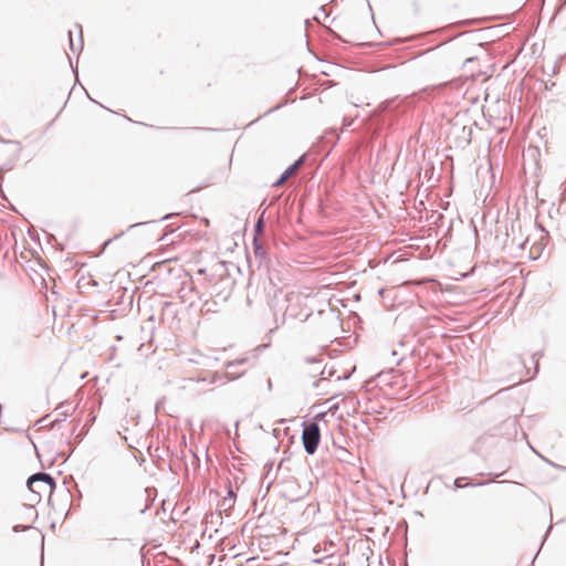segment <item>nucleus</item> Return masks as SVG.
<instances>
[{"mask_svg": "<svg viewBox=\"0 0 566 566\" xmlns=\"http://www.w3.org/2000/svg\"><path fill=\"white\" fill-rule=\"evenodd\" d=\"M512 244H516L521 249L524 248L525 242L524 241H517L515 238H512Z\"/></svg>", "mask_w": 566, "mask_h": 566, "instance_id": "14", "label": "nucleus"}, {"mask_svg": "<svg viewBox=\"0 0 566 566\" xmlns=\"http://www.w3.org/2000/svg\"><path fill=\"white\" fill-rule=\"evenodd\" d=\"M61 418H63V420L67 417V413L66 412H63V413H60Z\"/></svg>", "mask_w": 566, "mask_h": 566, "instance_id": "20", "label": "nucleus"}, {"mask_svg": "<svg viewBox=\"0 0 566 566\" xmlns=\"http://www.w3.org/2000/svg\"><path fill=\"white\" fill-rule=\"evenodd\" d=\"M263 230H264V220H263V218L261 217V218L256 221V223H255V226H254V231H255V233H262V232H263Z\"/></svg>", "mask_w": 566, "mask_h": 566, "instance_id": "8", "label": "nucleus"}, {"mask_svg": "<svg viewBox=\"0 0 566 566\" xmlns=\"http://www.w3.org/2000/svg\"><path fill=\"white\" fill-rule=\"evenodd\" d=\"M253 243H254L255 255L263 256L265 254L263 247L258 243L256 239L253 240Z\"/></svg>", "mask_w": 566, "mask_h": 566, "instance_id": "6", "label": "nucleus"}, {"mask_svg": "<svg viewBox=\"0 0 566 566\" xmlns=\"http://www.w3.org/2000/svg\"><path fill=\"white\" fill-rule=\"evenodd\" d=\"M325 413L319 412L315 420L324 419ZM321 441V429L317 421L304 422L302 431V442L307 454H314Z\"/></svg>", "mask_w": 566, "mask_h": 566, "instance_id": "1", "label": "nucleus"}, {"mask_svg": "<svg viewBox=\"0 0 566 566\" xmlns=\"http://www.w3.org/2000/svg\"><path fill=\"white\" fill-rule=\"evenodd\" d=\"M29 527H30V526L15 525V526L13 527V531H14L15 533H18V532L25 531V530H28Z\"/></svg>", "mask_w": 566, "mask_h": 566, "instance_id": "13", "label": "nucleus"}, {"mask_svg": "<svg viewBox=\"0 0 566 566\" xmlns=\"http://www.w3.org/2000/svg\"><path fill=\"white\" fill-rule=\"evenodd\" d=\"M0 143H13L12 140H6L3 138H0Z\"/></svg>", "mask_w": 566, "mask_h": 566, "instance_id": "18", "label": "nucleus"}, {"mask_svg": "<svg viewBox=\"0 0 566 566\" xmlns=\"http://www.w3.org/2000/svg\"><path fill=\"white\" fill-rule=\"evenodd\" d=\"M319 10L325 13V7H321Z\"/></svg>", "mask_w": 566, "mask_h": 566, "instance_id": "22", "label": "nucleus"}, {"mask_svg": "<svg viewBox=\"0 0 566 566\" xmlns=\"http://www.w3.org/2000/svg\"><path fill=\"white\" fill-rule=\"evenodd\" d=\"M247 361L248 360L245 358L239 359V360H234V361H230V363L227 364V368L230 369V368L235 367L237 365L245 364Z\"/></svg>", "mask_w": 566, "mask_h": 566, "instance_id": "9", "label": "nucleus"}, {"mask_svg": "<svg viewBox=\"0 0 566 566\" xmlns=\"http://www.w3.org/2000/svg\"><path fill=\"white\" fill-rule=\"evenodd\" d=\"M304 163V156H301L297 160H295L291 166L293 168H295V170L297 171L300 169V167L303 165Z\"/></svg>", "mask_w": 566, "mask_h": 566, "instance_id": "10", "label": "nucleus"}, {"mask_svg": "<svg viewBox=\"0 0 566 566\" xmlns=\"http://www.w3.org/2000/svg\"><path fill=\"white\" fill-rule=\"evenodd\" d=\"M281 107V104H277L275 107L271 108L268 111V113H271L273 112L274 109H279Z\"/></svg>", "mask_w": 566, "mask_h": 566, "instance_id": "16", "label": "nucleus"}, {"mask_svg": "<svg viewBox=\"0 0 566 566\" xmlns=\"http://www.w3.org/2000/svg\"><path fill=\"white\" fill-rule=\"evenodd\" d=\"M306 363L308 364H312V365H315L316 367L314 368V370H319L321 369V365H322V361L315 357H308L305 359Z\"/></svg>", "mask_w": 566, "mask_h": 566, "instance_id": "7", "label": "nucleus"}, {"mask_svg": "<svg viewBox=\"0 0 566 566\" xmlns=\"http://www.w3.org/2000/svg\"><path fill=\"white\" fill-rule=\"evenodd\" d=\"M61 418H63V420L67 417V413L66 412H63V413H60Z\"/></svg>", "mask_w": 566, "mask_h": 566, "instance_id": "19", "label": "nucleus"}, {"mask_svg": "<svg viewBox=\"0 0 566 566\" xmlns=\"http://www.w3.org/2000/svg\"><path fill=\"white\" fill-rule=\"evenodd\" d=\"M28 489L38 495H41L46 490L52 492L56 488L53 476L45 472H38L32 474L27 482Z\"/></svg>", "mask_w": 566, "mask_h": 566, "instance_id": "2", "label": "nucleus"}, {"mask_svg": "<svg viewBox=\"0 0 566 566\" xmlns=\"http://www.w3.org/2000/svg\"><path fill=\"white\" fill-rule=\"evenodd\" d=\"M333 557H334V554H333V553H327V555H325V556H323V557L313 558V562H314V563L319 564V563H323V562H324V559H326V558H333Z\"/></svg>", "mask_w": 566, "mask_h": 566, "instance_id": "11", "label": "nucleus"}, {"mask_svg": "<svg viewBox=\"0 0 566 566\" xmlns=\"http://www.w3.org/2000/svg\"><path fill=\"white\" fill-rule=\"evenodd\" d=\"M147 222H137V223H134V224H130L128 229H133L135 227H139V226H143V224H146Z\"/></svg>", "mask_w": 566, "mask_h": 566, "instance_id": "15", "label": "nucleus"}, {"mask_svg": "<svg viewBox=\"0 0 566 566\" xmlns=\"http://www.w3.org/2000/svg\"><path fill=\"white\" fill-rule=\"evenodd\" d=\"M229 496H230V497H232V496H233V491H232V490H230V491H229Z\"/></svg>", "mask_w": 566, "mask_h": 566, "instance_id": "21", "label": "nucleus"}, {"mask_svg": "<svg viewBox=\"0 0 566 566\" xmlns=\"http://www.w3.org/2000/svg\"><path fill=\"white\" fill-rule=\"evenodd\" d=\"M296 172L295 168L290 166L285 169V171L281 175V177L274 182L275 187L282 186L290 177H292Z\"/></svg>", "mask_w": 566, "mask_h": 566, "instance_id": "4", "label": "nucleus"}, {"mask_svg": "<svg viewBox=\"0 0 566 566\" xmlns=\"http://www.w3.org/2000/svg\"><path fill=\"white\" fill-rule=\"evenodd\" d=\"M319 552H321V547H319V546H316V547L314 548V554H318Z\"/></svg>", "mask_w": 566, "mask_h": 566, "instance_id": "17", "label": "nucleus"}, {"mask_svg": "<svg viewBox=\"0 0 566 566\" xmlns=\"http://www.w3.org/2000/svg\"><path fill=\"white\" fill-rule=\"evenodd\" d=\"M77 29H78V34H80V39H78V43L77 45L74 43L73 39H72V32L70 31L69 32V38H70V48L73 52H81L83 50V36H82V27L80 24H77Z\"/></svg>", "mask_w": 566, "mask_h": 566, "instance_id": "3", "label": "nucleus"}, {"mask_svg": "<svg viewBox=\"0 0 566 566\" xmlns=\"http://www.w3.org/2000/svg\"><path fill=\"white\" fill-rule=\"evenodd\" d=\"M465 480V478H458L454 480V486L457 489H460V488H464V486H468L469 483H465V484H462V481Z\"/></svg>", "mask_w": 566, "mask_h": 566, "instance_id": "12", "label": "nucleus"}, {"mask_svg": "<svg viewBox=\"0 0 566 566\" xmlns=\"http://www.w3.org/2000/svg\"><path fill=\"white\" fill-rule=\"evenodd\" d=\"M310 490H311V482L304 481V485H303L302 490H300V492L294 494L293 500H298V499L304 497L305 495H307L310 493Z\"/></svg>", "mask_w": 566, "mask_h": 566, "instance_id": "5", "label": "nucleus"}]
</instances>
